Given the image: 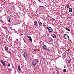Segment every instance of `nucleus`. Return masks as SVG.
Instances as JSON below:
<instances>
[{
    "mask_svg": "<svg viewBox=\"0 0 74 74\" xmlns=\"http://www.w3.org/2000/svg\"><path fill=\"white\" fill-rule=\"evenodd\" d=\"M63 37L64 39L65 40H67V39H69V35L67 34H64L63 36Z\"/></svg>",
    "mask_w": 74,
    "mask_h": 74,
    "instance_id": "f257e3e1",
    "label": "nucleus"
},
{
    "mask_svg": "<svg viewBox=\"0 0 74 74\" xmlns=\"http://www.w3.org/2000/svg\"><path fill=\"white\" fill-rule=\"evenodd\" d=\"M38 9L39 11H42V10L45 9V8L44 6H40L39 7Z\"/></svg>",
    "mask_w": 74,
    "mask_h": 74,
    "instance_id": "f03ea898",
    "label": "nucleus"
},
{
    "mask_svg": "<svg viewBox=\"0 0 74 74\" xmlns=\"http://www.w3.org/2000/svg\"><path fill=\"white\" fill-rule=\"evenodd\" d=\"M47 29L49 32H52V29L51 27H47Z\"/></svg>",
    "mask_w": 74,
    "mask_h": 74,
    "instance_id": "7ed1b4c3",
    "label": "nucleus"
},
{
    "mask_svg": "<svg viewBox=\"0 0 74 74\" xmlns=\"http://www.w3.org/2000/svg\"><path fill=\"white\" fill-rule=\"evenodd\" d=\"M1 63L4 66V67H5V61H3V60H1Z\"/></svg>",
    "mask_w": 74,
    "mask_h": 74,
    "instance_id": "20e7f679",
    "label": "nucleus"
},
{
    "mask_svg": "<svg viewBox=\"0 0 74 74\" xmlns=\"http://www.w3.org/2000/svg\"><path fill=\"white\" fill-rule=\"evenodd\" d=\"M23 56L25 58H26L27 56V53H24L23 54Z\"/></svg>",
    "mask_w": 74,
    "mask_h": 74,
    "instance_id": "39448f33",
    "label": "nucleus"
},
{
    "mask_svg": "<svg viewBox=\"0 0 74 74\" xmlns=\"http://www.w3.org/2000/svg\"><path fill=\"white\" fill-rule=\"evenodd\" d=\"M36 64L37 63H36V62L34 61H33L32 63V64L34 66H36Z\"/></svg>",
    "mask_w": 74,
    "mask_h": 74,
    "instance_id": "423d86ee",
    "label": "nucleus"
},
{
    "mask_svg": "<svg viewBox=\"0 0 74 74\" xmlns=\"http://www.w3.org/2000/svg\"><path fill=\"white\" fill-rule=\"evenodd\" d=\"M51 36L53 37V38H55L56 37V34H52L51 35Z\"/></svg>",
    "mask_w": 74,
    "mask_h": 74,
    "instance_id": "0eeeda50",
    "label": "nucleus"
},
{
    "mask_svg": "<svg viewBox=\"0 0 74 74\" xmlns=\"http://www.w3.org/2000/svg\"><path fill=\"white\" fill-rule=\"evenodd\" d=\"M34 26H37V21H36L34 23Z\"/></svg>",
    "mask_w": 74,
    "mask_h": 74,
    "instance_id": "6e6552de",
    "label": "nucleus"
},
{
    "mask_svg": "<svg viewBox=\"0 0 74 74\" xmlns=\"http://www.w3.org/2000/svg\"><path fill=\"white\" fill-rule=\"evenodd\" d=\"M27 37L29 38V39L30 40L31 42H32V38H31V37L29 36H28Z\"/></svg>",
    "mask_w": 74,
    "mask_h": 74,
    "instance_id": "1a4fd4ad",
    "label": "nucleus"
},
{
    "mask_svg": "<svg viewBox=\"0 0 74 74\" xmlns=\"http://www.w3.org/2000/svg\"><path fill=\"white\" fill-rule=\"evenodd\" d=\"M4 49L5 51H7L8 49V47L7 46H5L4 47Z\"/></svg>",
    "mask_w": 74,
    "mask_h": 74,
    "instance_id": "9d476101",
    "label": "nucleus"
},
{
    "mask_svg": "<svg viewBox=\"0 0 74 74\" xmlns=\"http://www.w3.org/2000/svg\"><path fill=\"white\" fill-rule=\"evenodd\" d=\"M69 11L70 12H72V9L71 8H70L69 9Z\"/></svg>",
    "mask_w": 74,
    "mask_h": 74,
    "instance_id": "9b49d317",
    "label": "nucleus"
},
{
    "mask_svg": "<svg viewBox=\"0 0 74 74\" xmlns=\"http://www.w3.org/2000/svg\"><path fill=\"white\" fill-rule=\"evenodd\" d=\"M35 62H36V63H38V62H39L38 59H36L35 60Z\"/></svg>",
    "mask_w": 74,
    "mask_h": 74,
    "instance_id": "f8f14e48",
    "label": "nucleus"
},
{
    "mask_svg": "<svg viewBox=\"0 0 74 74\" xmlns=\"http://www.w3.org/2000/svg\"><path fill=\"white\" fill-rule=\"evenodd\" d=\"M49 40L50 42H53V40L51 38H50Z\"/></svg>",
    "mask_w": 74,
    "mask_h": 74,
    "instance_id": "ddd939ff",
    "label": "nucleus"
},
{
    "mask_svg": "<svg viewBox=\"0 0 74 74\" xmlns=\"http://www.w3.org/2000/svg\"><path fill=\"white\" fill-rule=\"evenodd\" d=\"M43 49H46V48H47V47H46V46L45 45L43 46Z\"/></svg>",
    "mask_w": 74,
    "mask_h": 74,
    "instance_id": "4468645a",
    "label": "nucleus"
},
{
    "mask_svg": "<svg viewBox=\"0 0 74 74\" xmlns=\"http://www.w3.org/2000/svg\"><path fill=\"white\" fill-rule=\"evenodd\" d=\"M46 50H47V51H48V52H50V51H51V49H46Z\"/></svg>",
    "mask_w": 74,
    "mask_h": 74,
    "instance_id": "2eb2a0df",
    "label": "nucleus"
},
{
    "mask_svg": "<svg viewBox=\"0 0 74 74\" xmlns=\"http://www.w3.org/2000/svg\"><path fill=\"white\" fill-rule=\"evenodd\" d=\"M68 63H69L70 64V63H71V60H69L68 61Z\"/></svg>",
    "mask_w": 74,
    "mask_h": 74,
    "instance_id": "dca6fc26",
    "label": "nucleus"
},
{
    "mask_svg": "<svg viewBox=\"0 0 74 74\" xmlns=\"http://www.w3.org/2000/svg\"><path fill=\"white\" fill-rule=\"evenodd\" d=\"M63 72L66 73V69H64L63 70Z\"/></svg>",
    "mask_w": 74,
    "mask_h": 74,
    "instance_id": "f3484780",
    "label": "nucleus"
},
{
    "mask_svg": "<svg viewBox=\"0 0 74 74\" xmlns=\"http://www.w3.org/2000/svg\"><path fill=\"white\" fill-rule=\"evenodd\" d=\"M39 25H40V26H42V23L41 22H40L39 23Z\"/></svg>",
    "mask_w": 74,
    "mask_h": 74,
    "instance_id": "a211bd4d",
    "label": "nucleus"
},
{
    "mask_svg": "<svg viewBox=\"0 0 74 74\" xmlns=\"http://www.w3.org/2000/svg\"><path fill=\"white\" fill-rule=\"evenodd\" d=\"M18 70L19 71H21V68H20V66H19L18 67Z\"/></svg>",
    "mask_w": 74,
    "mask_h": 74,
    "instance_id": "6ab92c4d",
    "label": "nucleus"
},
{
    "mask_svg": "<svg viewBox=\"0 0 74 74\" xmlns=\"http://www.w3.org/2000/svg\"><path fill=\"white\" fill-rule=\"evenodd\" d=\"M66 30H67L68 31H70V30L69 29L67 28H66Z\"/></svg>",
    "mask_w": 74,
    "mask_h": 74,
    "instance_id": "aec40b11",
    "label": "nucleus"
},
{
    "mask_svg": "<svg viewBox=\"0 0 74 74\" xmlns=\"http://www.w3.org/2000/svg\"><path fill=\"white\" fill-rule=\"evenodd\" d=\"M10 64L9 63L8 64V67H10Z\"/></svg>",
    "mask_w": 74,
    "mask_h": 74,
    "instance_id": "412c9836",
    "label": "nucleus"
},
{
    "mask_svg": "<svg viewBox=\"0 0 74 74\" xmlns=\"http://www.w3.org/2000/svg\"><path fill=\"white\" fill-rule=\"evenodd\" d=\"M67 8H69L70 7V6L69 5L68 6H67Z\"/></svg>",
    "mask_w": 74,
    "mask_h": 74,
    "instance_id": "4be33fe9",
    "label": "nucleus"
},
{
    "mask_svg": "<svg viewBox=\"0 0 74 74\" xmlns=\"http://www.w3.org/2000/svg\"><path fill=\"white\" fill-rule=\"evenodd\" d=\"M39 3H41V0H38Z\"/></svg>",
    "mask_w": 74,
    "mask_h": 74,
    "instance_id": "5701e85b",
    "label": "nucleus"
},
{
    "mask_svg": "<svg viewBox=\"0 0 74 74\" xmlns=\"http://www.w3.org/2000/svg\"><path fill=\"white\" fill-rule=\"evenodd\" d=\"M52 19L53 21H54L55 20V19H54V18H52Z\"/></svg>",
    "mask_w": 74,
    "mask_h": 74,
    "instance_id": "b1692460",
    "label": "nucleus"
},
{
    "mask_svg": "<svg viewBox=\"0 0 74 74\" xmlns=\"http://www.w3.org/2000/svg\"><path fill=\"white\" fill-rule=\"evenodd\" d=\"M8 22H11V20H10V19H9L8 20Z\"/></svg>",
    "mask_w": 74,
    "mask_h": 74,
    "instance_id": "393cba45",
    "label": "nucleus"
},
{
    "mask_svg": "<svg viewBox=\"0 0 74 74\" xmlns=\"http://www.w3.org/2000/svg\"><path fill=\"white\" fill-rule=\"evenodd\" d=\"M9 53V54H10V55H11V52H10V51H9L8 52Z\"/></svg>",
    "mask_w": 74,
    "mask_h": 74,
    "instance_id": "a878e982",
    "label": "nucleus"
},
{
    "mask_svg": "<svg viewBox=\"0 0 74 74\" xmlns=\"http://www.w3.org/2000/svg\"><path fill=\"white\" fill-rule=\"evenodd\" d=\"M34 50V51H37V49H35Z\"/></svg>",
    "mask_w": 74,
    "mask_h": 74,
    "instance_id": "bb28decb",
    "label": "nucleus"
},
{
    "mask_svg": "<svg viewBox=\"0 0 74 74\" xmlns=\"http://www.w3.org/2000/svg\"><path fill=\"white\" fill-rule=\"evenodd\" d=\"M4 29H7V27H4Z\"/></svg>",
    "mask_w": 74,
    "mask_h": 74,
    "instance_id": "cd10ccee",
    "label": "nucleus"
},
{
    "mask_svg": "<svg viewBox=\"0 0 74 74\" xmlns=\"http://www.w3.org/2000/svg\"><path fill=\"white\" fill-rule=\"evenodd\" d=\"M1 22H2V23H3V22H3V21H1Z\"/></svg>",
    "mask_w": 74,
    "mask_h": 74,
    "instance_id": "c85d7f7f",
    "label": "nucleus"
},
{
    "mask_svg": "<svg viewBox=\"0 0 74 74\" xmlns=\"http://www.w3.org/2000/svg\"><path fill=\"white\" fill-rule=\"evenodd\" d=\"M69 41H70V42H71V40H69Z\"/></svg>",
    "mask_w": 74,
    "mask_h": 74,
    "instance_id": "c756f323",
    "label": "nucleus"
}]
</instances>
